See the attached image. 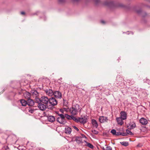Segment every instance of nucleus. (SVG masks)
I'll use <instances>...</instances> for the list:
<instances>
[{"label": "nucleus", "instance_id": "nucleus-39", "mask_svg": "<svg viewBox=\"0 0 150 150\" xmlns=\"http://www.w3.org/2000/svg\"><path fill=\"white\" fill-rule=\"evenodd\" d=\"M101 22L103 24H104L105 23V21H104L103 20H101Z\"/></svg>", "mask_w": 150, "mask_h": 150}, {"label": "nucleus", "instance_id": "nucleus-6", "mask_svg": "<svg viewBox=\"0 0 150 150\" xmlns=\"http://www.w3.org/2000/svg\"><path fill=\"white\" fill-rule=\"evenodd\" d=\"M45 92L47 95L50 96H52L54 94V91L51 89H46L45 90Z\"/></svg>", "mask_w": 150, "mask_h": 150}, {"label": "nucleus", "instance_id": "nucleus-31", "mask_svg": "<svg viewBox=\"0 0 150 150\" xmlns=\"http://www.w3.org/2000/svg\"><path fill=\"white\" fill-rule=\"evenodd\" d=\"M111 132L113 135H115L116 131L115 129H113L111 131Z\"/></svg>", "mask_w": 150, "mask_h": 150}, {"label": "nucleus", "instance_id": "nucleus-26", "mask_svg": "<svg viewBox=\"0 0 150 150\" xmlns=\"http://www.w3.org/2000/svg\"><path fill=\"white\" fill-rule=\"evenodd\" d=\"M76 140L77 142L78 143H81L82 141V140L81 139V138H79V137H76Z\"/></svg>", "mask_w": 150, "mask_h": 150}, {"label": "nucleus", "instance_id": "nucleus-4", "mask_svg": "<svg viewBox=\"0 0 150 150\" xmlns=\"http://www.w3.org/2000/svg\"><path fill=\"white\" fill-rule=\"evenodd\" d=\"M49 99L47 97L42 96L39 100L40 102L45 105H47L48 103H49Z\"/></svg>", "mask_w": 150, "mask_h": 150}, {"label": "nucleus", "instance_id": "nucleus-13", "mask_svg": "<svg viewBox=\"0 0 150 150\" xmlns=\"http://www.w3.org/2000/svg\"><path fill=\"white\" fill-rule=\"evenodd\" d=\"M78 122L83 124L87 122V119L85 117H79L78 118Z\"/></svg>", "mask_w": 150, "mask_h": 150}, {"label": "nucleus", "instance_id": "nucleus-32", "mask_svg": "<svg viewBox=\"0 0 150 150\" xmlns=\"http://www.w3.org/2000/svg\"><path fill=\"white\" fill-rule=\"evenodd\" d=\"M92 133L95 134H98V132L95 130H93L92 131Z\"/></svg>", "mask_w": 150, "mask_h": 150}, {"label": "nucleus", "instance_id": "nucleus-3", "mask_svg": "<svg viewBox=\"0 0 150 150\" xmlns=\"http://www.w3.org/2000/svg\"><path fill=\"white\" fill-rule=\"evenodd\" d=\"M49 106H51L52 107L56 105L57 103V101L54 97H52L49 98Z\"/></svg>", "mask_w": 150, "mask_h": 150}, {"label": "nucleus", "instance_id": "nucleus-23", "mask_svg": "<svg viewBox=\"0 0 150 150\" xmlns=\"http://www.w3.org/2000/svg\"><path fill=\"white\" fill-rule=\"evenodd\" d=\"M36 110V109H35L33 108H29L28 109V111L30 113H33L35 112Z\"/></svg>", "mask_w": 150, "mask_h": 150}, {"label": "nucleus", "instance_id": "nucleus-14", "mask_svg": "<svg viewBox=\"0 0 150 150\" xmlns=\"http://www.w3.org/2000/svg\"><path fill=\"white\" fill-rule=\"evenodd\" d=\"M116 120L118 124L121 125L123 124V120L120 117H117Z\"/></svg>", "mask_w": 150, "mask_h": 150}, {"label": "nucleus", "instance_id": "nucleus-35", "mask_svg": "<svg viewBox=\"0 0 150 150\" xmlns=\"http://www.w3.org/2000/svg\"><path fill=\"white\" fill-rule=\"evenodd\" d=\"M121 132H116V133L115 135H121Z\"/></svg>", "mask_w": 150, "mask_h": 150}, {"label": "nucleus", "instance_id": "nucleus-12", "mask_svg": "<svg viewBox=\"0 0 150 150\" xmlns=\"http://www.w3.org/2000/svg\"><path fill=\"white\" fill-rule=\"evenodd\" d=\"M139 122L140 123L143 125H146L148 123L147 120L143 117H142L140 119Z\"/></svg>", "mask_w": 150, "mask_h": 150}, {"label": "nucleus", "instance_id": "nucleus-7", "mask_svg": "<svg viewBox=\"0 0 150 150\" xmlns=\"http://www.w3.org/2000/svg\"><path fill=\"white\" fill-rule=\"evenodd\" d=\"M31 96L33 98H35L36 99H38L37 97L38 96L39 94L38 92L35 90H32L31 91Z\"/></svg>", "mask_w": 150, "mask_h": 150}, {"label": "nucleus", "instance_id": "nucleus-19", "mask_svg": "<svg viewBox=\"0 0 150 150\" xmlns=\"http://www.w3.org/2000/svg\"><path fill=\"white\" fill-rule=\"evenodd\" d=\"M84 142L86 143L85 146L89 147L91 149H93L94 148L93 146L91 143H88L86 141H84Z\"/></svg>", "mask_w": 150, "mask_h": 150}, {"label": "nucleus", "instance_id": "nucleus-40", "mask_svg": "<svg viewBox=\"0 0 150 150\" xmlns=\"http://www.w3.org/2000/svg\"><path fill=\"white\" fill-rule=\"evenodd\" d=\"M21 14L22 15H24L25 14V13L24 12L22 11L21 12Z\"/></svg>", "mask_w": 150, "mask_h": 150}, {"label": "nucleus", "instance_id": "nucleus-37", "mask_svg": "<svg viewBox=\"0 0 150 150\" xmlns=\"http://www.w3.org/2000/svg\"><path fill=\"white\" fill-rule=\"evenodd\" d=\"M64 1V0H59V2L60 3H63Z\"/></svg>", "mask_w": 150, "mask_h": 150}, {"label": "nucleus", "instance_id": "nucleus-44", "mask_svg": "<svg viewBox=\"0 0 150 150\" xmlns=\"http://www.w3.org/2000/svg\"><path fill=\"white\" fill-rule=\"evenodd\" d=\"M137 146H139V145H137Z\"/></svg>", "mask_w": 150, "mask_h": 150}, {"label": "nucleus", "instance_id": "nucleus-16", "mask_svg": "<svg viewBox=\"0 0 150 150\" xmlns=\"http://www.w3.org/2000/svg\"><path fill=\"white\" fill-rule=\"evenodd\" d=\"M47 119L49 121L52 122L55 120L54 117L53 116L50 115L48 117Z\"/></svg>", "mask_w": 150, "mask_h": 150}, {"label": "nucleus", "instance_id": "nucleus-11", "mask_svg": "<svg viewBox=\"0 0 150 150\" xmlns=\"http://www.w3.org/2000/svg\"><path fill=\"white\" fill-rule=\"evenodd\" d=\"M120 117L123 120H125L127 119V113L124 111H122L120 113Z\"/></svg>", "mask_w": 150, "mask_h": 150}, {"label": "nucleus", "instance_id": "nucleus-22", "mask_svg": "<svg viewBox=\"0 0 150 150\" xmlns=\"http://www.w3.org/2000/svg\"><path fill=\"white\" fill-rule=\"evenodd\" d=\"M20 102L22 105L23 106H25L27 104V102L24 100H21Z\"/></svg>", "mask_w": 150, "mask_h": 150}, {"label": "nucleus", "instance_id": "nucleus-17", "mask_svg": "<svg viewBox=\"0 0 150 150\" xmlns=\"http://www.w3.org/2000/svg\"><path fill=\"white\" fill-rule=\"evenodd\" d=\"M65 132L66 134H69L71 133V128L67 127H65Z\"/></svg>", "mask_w": 150, "mask_h": 150}, {"label": "nucleus", "instance_id": "nucleus-43", "mask_svg": "<svg viewBox=\"0 0 150 150\" xmlns=\"http://www.w3.org/2000/svg\"><path fill=\"white\" fill-rule=\"evenodd\" d=\"M103 150H105V149L104 148H103Z\"/></svg>", "mask_w": 150, "mask_h": 150}, {"label": "nucleus", "instance_id": "nucleus-27", "mask_svg": "<svg viewBox=\"0 0 150 150\" xmlns=\"http://www.w3.org/2000/svg\"><path fill=\"white\" fill-rule=\"evenodd\" d=\"M115 6L116 7H124V6L121 4H118L115 5Z\"/></svg>", "mask_w": 150, "mask_h": 150}, {"label": "nucleus", "instance_id": "nucleus-21", "mask_svg": "<svg viewBox=\"0 0 150 150\" xmlns=\"http://www.w3.org/2000/svg\"><path fill=\"white\" fill-rule=\"evenodd\" d=\"M136 12L137 13L139 14H140V13H141L142 16L143 17L146 16L147 15V14L145 12H142V11L141 10H137Z\"/></svg>", "mask_w": 150, "mask_h": 150}, {"label": "nucleus", "instance_id": "nucleus-25", "mask_svg": "<svg viewBox=\"0 0 150 150\" xmlns=\"http://www.w3.org/2000/svg\"><path fill=\"white\" fill-rule=\"evenodd\" d=\"M72 115H71V116L67 114H65L64 116V117H65L67 118L68 120H71V119Z\"/></svg>", "mask_w": 150, "mask_h": 150}, {"label": "nucleus", "instance_id": "nucleus-30", "mask_svg": "<svg viewBox=\"0 0 150 150\" xmlns=\"http://www.w3.org/2000/svg\"><path fill=\"white\" fill-rule=\"evenodd\" d=\"M63 104L64 105L66 106H67L68 104V102L67 100L63 99Z\"/></svg>", "mask_w": 150, "mask_h": 150}, {"label": "nucleus", "instance_id": "nucleus-36", "mask_svg": "<svg viewBox=\"0 0 150 150\" xmlns=\"http://www.w3.org/2000/svg\"><path fill=\"white\" fill-rule=\"evenodd\" d=\"M73 127L74 128V129H76L77 131H78L79 130V129L76 126H73Z\"/></svg>", "mask_w": 150, "mask_h": 150}, {"label": "nucleus", "instance_id": "nucleus-5", "mask_svg": "<svg viewBox=\"0 0 150 150\" xmlns=\"http://www.w3.org/2000/svg\"><path fill=\"white\" fill-rule=\"evenodd\" d=\"M38 108L42 111L45 110L48 107L47 105H45L41 102L38 103Z\"/></svg>", "mask_w": 150, "mask_h": 150}, {"label": "nucleus", "instance_id": "nucleus-29", "mask_svg": "<svg viewBox=\"0 0 150 150\" xmlns=\"http://www.w3.org/2000/svg\"><path fill=\"white\" fill-rule=\"evenodd\" d=\"M71 119L77 122H78V118H76V117H74L72 116Z\"/></svg>", "mask_w": 150, "mask_h": 150}, {"label": "nucleus", "instance_id": "nucleus-42", "mask_svg": "<svg viewBox=\"0 0 150 150\" xmlns=\"http://www.w3.org/2000/svg\"><path fill=\"white\" fill-rule=\"evenodd\" d=\"M60 111L61 112H63V110L62 109H61L60 110Z\"/></svg>", "mask_w": 150, "mask_h": 150}, {"label": "nucleus", "instance_id": "nucleus-9", "mask_svg": "<svg viewBox=\"0 0 150 150\" xmlns=\"http://www.w3.org/2000/svg\"><path fill=\"white\" fill-rule=\"evenodd\" d=\"M108 120L107 117L103 116H100L99 118V121L101 123L106 122Z\"/></svg>", "mask_w": 150, "mask_h": 150}, {"label": "nucleus", "instance_id": "nucleus-41", "mask_svg": "<svg viewBox=\"0 0 150 150\" xmlns=\"http://www.w3.org/2000/svg\"><path fill=\"white\" fill-rule=\"evenodd\" d=\"M82 136L83 137H84V138H86V137L84 135H82Z\"/></svg>", "mask_w": 150, "mask_h": 150}, {"label": "nucleus", "instance_id": "nucleus-20", "mask_svg": "<svg viewBox=\"0 0 150 150\" xmlns=\"http://www.w3.org/2000/svg\"><path fill=\"white\" fill-rule=\"evenodd\" d=\"M136 127V125L135 123L134 122H132L130 123V124L129 125V126L128 127H129V128L130 129H133Z\"/></svg>", "mask_w": 150, "mask_h": 150}, {"label": "nucleus", "instance_id": "nucleus-10", "mask_svg": "<svg viewBox=\"0 0 150 150\" xmlns=\"http://www.w3.org/2000/svg\"><path fill=\"white\" fill-rule=\"evenodd\" d=\"M23 96L24 98L27 100L30 99L31 98V94L28 92H25L23 93Z\"/></svg>", "mask_w": 150, "mask_h": 150}, {"label": "nucleus", "instance_id": "nucleus-33", "mask_svg": "<svg viewBox=\"0 0 150 150\" xmlns=\"http://www.w3.org/2000/svg\"><path fill=\"white\" fill-rule=\"evenodd\" d=\"M106 149L107 150H112V148L110 146H107L106 147Z\"/></svg>", "mask_w": 150, "mask_h": 150}, {"label": "nucleus", "instance_id": "nucleus-2", "mask_svg": "<svg viewBox=\"0 0 150 150\" xmlns=\"http://www.w3.org/2000/svg\"><path fill=\"white\" fill-rule=\"evenodd\" d=\"M59 117H58L56 119L57 121L60 124L64 125L67 122L64 117V116L63 114H60L59 115Z\"/></svg>", "mask_w": 150, "mask_h": 150}, {"label": "nucleus", "instance_id": "nucleus-38", "mask_svg": "<svg viewBox=\"0 0 150 150\" xmlns=\"http://www.w3.org/2000/svg\"><path fill=\"white\" fill-rule=\"evenodd\" d=\"M112 3V2H110L109 3H108V4H107V3H105V4L106 5H110L111 4V3Z\"/></svg>", "mask_w": 150, "mask_h": 150}, {"label": "nucleus", "instance_id": "nucleus-1", "mask_svg": "<svg viewBox=\"0 0 150 150\" xmlns=\"http://www.w3.org/2000/svg\"><path fill=\"white\" fill-rule=\"evenodd\" d=\"M80 109L79 105L77 104L73 105L72 107L69 109V111L72 115H77Z\"/></svg>", "mask_w": 150, "mask_h": 150}, {"label": "nucleus", "instance_id": "nucleus-34", "mask_svg": "<svg viewBox=\"0 0 150 150\" xmlns=\"http://www.w3.org/2000/svg\"><path fill=\"white\" fill-rule=\"evenodd\" d=\"M121 135H122L123 136H126L127 135V134L126 133V132H121Z\"/></svg>", "mask_w": 150, "mask_h": 150}, {"label": "nucleus", "instance_id": "nucleus-15", "mask_svg": "<svg viewBox=\"0 0 150 150\" xmlns=\"http://www.w3.org/2000/svg\"><path fill=\"white\" fill-rule=\"evenodd\" d=\"M27 104L30 106H33L34 104V102L33 100L31 99H29L27 100Z\"/></svg>", "mask_w": 150, "mask_h": 150}, {"label": "nucleus", "instance_id": "nucleus-8", "mask_svg": "<svg viewBox=\"0 0 150 150\" xmlns=\"http://www.w3.org/2000/svg\"><path fill=\"white\" fill-rule=\"evenodd\" d=\"M53 95L55 97L57 98H61L62 97V93L58 91H54Z\"/></svg>", "mask_w": 150, "mask_h": 150}, {"label": "nucleus", "instance_id": "nucleus-18", "mask_svg": "<svg viewBox=\"0 0 150 150\" xmlns=\"http://www.w3.org/2000/svg\"><path fill=\"white\" fill-rule=\"evenodd\" d=\"M92 123L93 126L95 127L96 128H97L98 126V125L96 121L94 119L92 120Z\"/></svg>", "mask_w": 150, "mask_h": 150}, {"label": "nucleus", "instance_id": "nucleus-28", "mask_svg": "<svg viewBox=\"0 0 150 150\" xmlns=\"http://www.w3.org/2000/svg\"><path fill=\"white\" fill-rule=\"evenodd\" d=\"M126 133L127 134V135L128 134H130L131 135H132L133 134L132 132L130 130L128 129H127L126 130Z\"/></svg>", "mask_w": 150, "mask_h": 150}, {"label": "nucleus", "instance_id": "nucleus-24", "mask_svg": "<svg viewBox=\"0 0 150 150\" xmlns=\"http://www.w3.org/2000/svg\"><path fill=\"white\" fill-rule=\"evenodd\" d=\"M120 143L122 145L126 146H128L129 145L128 142H120Z\"/></svg>", "mask_w": 150, "mask_h": 150}]
</instances>
